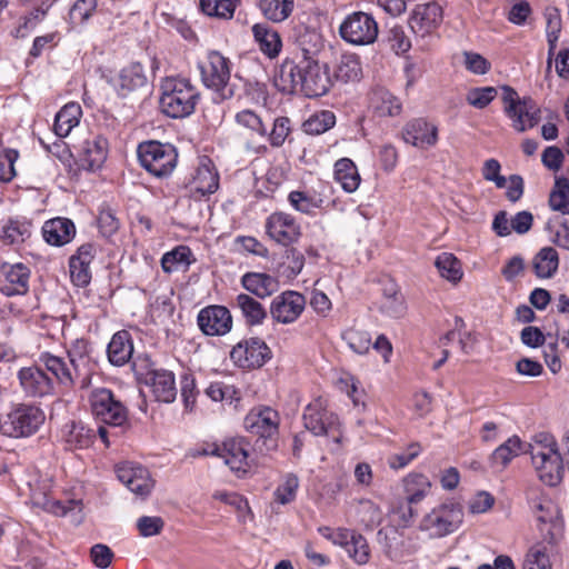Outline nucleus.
<instances>
[{
	"label": "nucleus",
	"instance_id": "nucleus-18",
	"mask_svg": "<svg viewBox=\"0 0 569 569\" xmlns=\"http://www.w3.org/2000/svg\"><path fill=\"white\" fill-rule=\"evenodd\" d=\"M77 150V161L80 168L94 171L103 164L107 159L108 142L98 134H90Z\"/></svg>",
	"mask_w": 569,
	"mask_h": 569
},
{
	"label": "nucleus",
	"instance_id": "nucleus-46",
	"mask_svg": "<svg viewBox=\"0 0 569 569\" xmlns=\"http://www.w3.org/2000/svg\"><path fill=\"white\" fill-rule=\"evenodd\" d=\"M380 311L390 318H400L405 315V299L395 284L385 289Z\"/></svg>",
	"mask_w": 569,
	"mask_h": 569
},
{
	"label": "nucleus",
	"instance_id": "nucleus-27",
	"mask_svg": "<svg viewBox=\"0 0 569 569\" xmlns=\"http://www.w3.org/2000/svg\"><path fill=\"white\" fill-rule=\"evenodd\" d=\"M512 121V128L518 132H525L536 127L540 119V109L531 98H523L522 103L506 112Z\"/></svg>",
	"mask_w": 569,
	"mask_h": 569
},
{
	"label": "nucleus",
	"instance_id": "nucleus-4",
	"mask_svg": "<svg viewBox=\"0 0 569 569\" xmlns=\"http://www.w3.org/2000/svg\"><path fill=\"white\" fill-rule=\"evenodd\" d=\"M279 413L270 407L260 406L252 408L243 420L247 431L262 439L261 445L257 442L260 452H269L276 450L279 432Z\"/></svg>",
	"mask_w": 569,
	"mask_h": 569
},
{
	"label": "nucleus",
	"instance_id": "nucleus-36",
	"mask_svg": "<svg viewBox=\"0 0 569 569\" xmlns=\"http://www.w3.org/2000/svg\"><path fill=\"white\" fill-rule=\"evenodd\" d=\"M82 116V109L79 103L69 102L63 106L54 118V133L59 138L67 137L71 130L77 127Z\"/></svg>",
	"mask_w": 569,
	"mask_h": 569
},
{
	"label": "nucleus",
	"instance_id": "nucleus-42",
	"mask_svg": "<svg viewBox=\"0 0 569 569\" xmlns=\"http://www.w3.org/2000/svg\"><path fill=\"white\" fill-rule=\"evenodd\" d=\"M403 488L408 503L416 505L430 492L431 482L425 475L413 472L403 479Z\"/></svg>",
	"mask_w": 569,
	"mask_h": 569
},
{
	"label": "nucleus",
	"instance_id": "nucleus-34",
	"mask_svg": "<svg viewBox=\"0 0 569 569\" xmlns=\"http://www.w3.org/2000/svg\"><path fill=\"white\" fill-rule=\"evenodd\" d=\"M302 82L301 60L298 63L284 62L276 76L274 83L283 93L300 92Z\"/></svg>",
	"mask_w": 569,
	"mask_h": 569
},
{
	"label": "nucleus",
	"instance_id": "nucleus-2",
	"mask_svg": "<svg viewBox=\"0 0 569 569\" xmlns=\"http://www.w3.org/2000/svg\"><path fill=\"white\" fill-rule=\"evenodd\" d=\"M161 91L160 108L168 117L184 118L194 111L199 92L189 80L166 78L161 83Z\"/></svg>",
	"mask_w": 569,
	"mask_h": 569
},
{
	"label": "nucleus",
	"instance_id": "nucleus-25",
	"mask_svg": "<svg viewBox=\"0 0 569 569\" xmlns=\"http://www.w3.org/2000/svg\"><path fill=\"white\" fill-rule=\"evenodd\" d=\"M29 497L32 506L41 508L57 516H64L68 508L59 500L50 497L51 483L48 479L29 482Z\"/></svg>",
	"mask_w": 569,
	"mask_h": 569
},
{
	"label": "nucleus",
	"instance_id": "nucleus-61",
	"mask_svg": "<svg viewBox=\"0 0 569 569\" xmlns=\"http://www.w3.org/2000/svg\"><path fill=\"white\" fill-rule=\"evenodd\" d=\"M343 339L347 341L350 349L358 355L367 353L372 346L370 335L362 330H348L343 335Z\"/></svg>",
	"mask_w": 569,
	"mask_h": 569
},
{
	"label": "nucleus",
	"instance_id": "nucleus-22",
	"mask_svg": "<svg viewBox=\"0 0 569 569\" xmlns=\"http://www.w3.org/2000/svg\"><path fill=\"white\" fill-rule=\"evenodd\" d=\"M96 247L84 243L79 247L76 254L70 258L69 268L72 282L78 287H86L91 280L90 264L96 256Z\"/></svg>",
	"mask_w": 569,
	"mask_h": 569
},
{
	"label": "nucleus",
	"instance_id": "nucleus-37",
	"mask_svg": "<svg viewBox=\"0 0 569 569\" xmlns=\"http://www.w3.org/2000/svg\"><path fill=\"white\" fill-rule=\"evenodd\" d=\"M335 180L348 192H355L360 184V174L352 160L341 158L335 163Z\"/></svg>",
	"mask_w": 569,
	"mask_h": 569
},
{
	"label": "nucleus",
	"instance_id": "nucleus-7",
	"mask_svg": "<svg viewBox=\"0 0 569 569\" xmlns=\"http://www.w3.org/2000/svg\"><path fill=\"white\" fill-rule=\"evenodd\" d=\"M378 32V23L375 18L363 11L347 14L339 26L341 39L355 46L373 43L377 40Z\"/></svg>",
	"mask_w": 569,
	"mask_h": 569
},
{
	"label": "nucleus",
	"instance_id": "nucleus-21",
	"mask_svg": "<svg viewBox=\"0 0 569 569\" xmlns=\"http://www.w3.org/2000/svg\"><path fill=\"white\" fill-rule=\"evenodd\" d=\"M442 21V9L437 2L418 4L410 18L413 32L425 36L436 29Z\"/></svg>",
	"mask_w": 569,
	"mask_h": 569
},
{
	"label": "nucleus",
	"instance_id": "nucleus-62",
	"mask_svg": "<svg viewBox=\"0 0 569 569\" xmlns=\"http://www.w3.org/2000/svg\"><path fill=\"white\" fill-rule=\"evenodd\" d=\"M497 97V89L493 87L472 88L467 92V102L477 108L483 109Z\"/></svg>",
	"mask_w": 569,
	"mask_h": 569
},
{
	"label": "nucleus",
	"instance_id": "nucleus-16",
	"mask_svg": "<svg viewBox=\"0 0 569 569\" xmlns=\"http://www.w3.org/2000/svg\"><path fill=\"white\" fill-rule=\"evenodd\" d=\"M306 307L303 295L287 290L276 296L270 305L271 318L282 325L293 323L302 313Z\"/></svg>",
	"mask_w": 569,
	"mask_h": 569
},
{
	"label": "nucleus",
	"instance_id": "nucleus-57",
	"mask_svg": "<svg viewBox=\"0 0 569 569\" xmlns=\"http://www.w3.org/2000/svg\"><path fill=\"white\" fill-rule=\"evenodd\" d=\"M98 0H77L69 11V20L73 26L84 24L96 12Z\"/></svg>",
	"mask_w": 569,
	"mask_h": 569
},
{
	"label": "nucleus",
	"instance_id": "nucleus-30",
	"mask_svg": "<svg viewBox=\"0 0 569 569\" xmlns=\"http://www.w3.org/2000/svg\"><path fill=\"white\" fill-rule=\"evenodd\" d=\"M108 359L113 366L121 367L132 357L133 343L131 336L126 330L116 332L107 348Z\"/></svg>",
	"mask_w": 569,
	"mask_h": 569
},
{
	"label": "nucleus",
	"instance_id": "nucleus-53",
	"mask_svg": "<svg viewBox=\"0 0 569 569\" xmlns=\"http://www.w3.org/2000/svg\"><path fill=\"white\" fill-rule=\"evenodd\" d=\"M348 556L359 566L367 565L370 560V547L368 540L359 532L351 536L350 545L347 546Z\"/></svg>",
	"mask_w": 569,
	"mask_h": 569
},
{
	"label": "nucleus",
	"instance_id": "nucleus-29",
	"mask_svg": "<svg viewBox=\"0 0 569 569\" xmlns=\"http://www.w3.org/2000/svg\"><path fill=\"white\" fill-rule=\"evenodd\" d=\"M192 186L194 192L202 197L217 191L219 187V174L213 162L209 158L203 157L200 160L193 177Z\"/></svg>",
	"mask_w": 569,
	"mask_h": 569
},
{
	"label": "nucleus",
	"instance_id": "nucleus-1",
	"mask_svg": "<svg viewBox=\"0 0 569 569\" xmlns=\"http://www.w3.org/2000/svg\"><path fill=\"white\" fill-rule=\"evenodd\" d=\"M39 362L63 387L79 386L86 389L91 383L92 348L86 339L74 340L67 350V358L43 352L39 356Z\"/></svg>",
	"mask_w": 569,
	"mask_h": 569
},
{
	"label": "nucleus",
	"instance_id": "nucleus-43",
	"mask_svg": "<svg viewBox=\"0 0 569 569\" xmlns=\"http://www.w3.org/2000/svg\"><path fill=\"white\" fill-rule=\"evenodd\" d=\"M192 252L187 246H178L161 258V268L166 273L184 271L192 263Z\"/></svg>",
	"mask_w": 569,
	"mask_h": 569
},
{
	"label": "nucleus",
	"instance_id": "nucleus-39",
	"mask_svg": "<svg viewBox=\"0 0 569 569\" xmlns=\"http://www.w3.org/2000/svg\"><path fill=\"white\" fill-rule=\"evenodd\" d=\"M532 267L535 274L541 279H550L559 267V256L555 248L543 247L533 257Z\"/></svg>",
	"mask_w": 569,
	"mask_h": 569
},
{
	"label": "nucleus",
	"instance_id": "nucleus-47",
	"mask_svg": "<svg viewBox=\"0 0 569 569\" xmlns=\"http://www.w3.org/2000/svg\"><path fill=\"white\" fill-rule=\"evenodd\" d=\"M336 123V116L332 111L322 110L311 114L303 123L302 130L307 134L318 136L331 129Z\"/></svg>",
	"mask_w": 569,
	"mask_h": 569
},
{
	"label": "nucleus",
	"instance_id": "nucleus-48",
	"mask_svg": "<svg viewBox=\"0 0 569 569\" xmlns=\"http://www.w3.org/2000/svg\"><path fill=\"white\" fill-rule=\"evenodd\" d=\"M263 16L273 22H282L293 10V0H260Z\"/></svg>",
	"mask_w": 569,
	"mask_h": 569
},
{
	"label": "nucleus",
	"instance_id": "nucleus-59",
	"mask_svg": "<svg viewBox=\"0 0 569 569\" xmlns=\"http://www.w3.org/2000/svg\"><path fill=\"white\" fill-rule=\"evenodd\" d=\"M359 505V515L361 517V522L366 528L373 529L380 525L382 520V511L378 505L369 499L360 500Z\"/></svg>",
	"mask_w": 569,
	"mask_h": 569
},
{
	"label": "nucleus",
	"instance_id": "nucleus-12",
	"mask_svg": "<svg viewBox=\"0 0 569 569\" xmlns=\"http://www.w3.org/2000/svg\"><path fill=\"white\" fill-rule=\"evenodd\" d=\"M462 521L461 509L455 503H443L425 516L421 528L433 536L442 537L453 532Z\"/></svg>",
	"mask_w": 569,
	"mask_h": 569
},
{
	"label": "nucleus",
	"instance_id": "nucleus-15",
	"mask_svg": "<svg viewBox=\"0 0 569 569\" xmlns=\"http://www.w3.org/2000/svg\"><path fill=\"white\" fill-rule=\"evenodd\" d=\"M267 234L281 246L296 243L301 237V227L290 213L273 212L266 221Z\"/></svg>",
	"mask_w": 569,
	"mask_h": 569
},
{
	"label": "nucleus",
	"instance_id": "nucleus-26",
	"mask_svg": "<svg viewBox=\"0 0 569 569\" xmlns=\"http://www.w3.org/2000/svg\"><path fill=\"white\" fill-rule=\"evenodd\" d=\"M147 383L157 401L170 403L176 399L177 388L174 375L164 369L151 370L147 376Z\"/></svg>",
	"mask_w": 569,
	"mask_h": 569
},
{
	"label": "nucleus",
	"instance_id": "nucleus-50",
	"mask_svg": "<svg viewBox=\"0 0 569 569\" xmlns=\"http://www.w3.org/2000/svg\"><path fill=\"white\" fill-rule=\"evenodd\" d=\"M372 107L380 117H395L401 111V103L388 91H378L371 99Z\"/></svg>",
	"mask_w": 569,
	"mask_h": 569
},
{
	"label": "nucleus",
	"instance_id": "nucleus-28",
	"mask_svg": "<svg viewBox=\"0 0 569 569\" xmlns=\"http://www.w3.org/2000/svg\"><path fill=\"white\" fill-rule=\"evenodd\" d=\"M76 234V227L70 219L54 218L44 222L42 236L46 242L51 246L61 247L72 240Z\"/></svg>",
	"mask_w": 569,
	"mask_h": 569
},
{
	"label": "nucleus",
	"instance_id": "nucleus-31",
	"mask_svg": "<svg viewBox=\"0 0 569 569\" xmlns=\"http://www.w3.org/2000/svg\"><path fill=\"white\" fill-rule=\"evenodd\" d=\"M242 287L258 298L270 297L278 290V280L267 273L248 272L241 278Z\"/></svg>",
	"mask_w": 569,
	"mask_h": 569
},
{
	"label": "nucleus",
	"instance_id": "nucleus-5",
	"mask_svg": "<svg viewBox=\"0 0 569 569\" xmlns=\"http://www.w3.org/2000/svg\"><path fill=\"white\" fill-rule=\"evenodd\" d=\"M137 153L141 166L158 178L169 176L177 164V150L169 143L144 141L139 144Z\"/></svg>",
	"mask_w": 569,
	"mask_h": 569
},
{
	"label": "nucleus",
	"instance_id": "nucleus-60",
	"mask_svg": "<svg viewBox=\"0 0 569 569\" xmlns=\"http://www.w3.org/2000/svg\"><path fill=\"white\" fill-rule=\"evenodd\" d=\"M291 132V121L287 117H278L273 121L270 133L267 132V137L270 144L273 148H280L283 146L286 139Z\"/></svg>",
	"mask_w": 569,
	"mask_h": 569
},
{
	"label": "nucleus",
	"instance_id": "nucleus-52",
	"mask_svg": "<svg viewBox=\"0 0 569 569\" xmlns=\"http://www.w3.org/2000/svg\"><path fill=\"white\" fill-rule=\"evenodd\" d=\"M550 552L546 545L535 543L527 552L523 569H551Z\"/></svg>",
	"mask_w": 569,
	"mask_h": 569
},
{
	"label": "nucleus",
	"instance_id": "nucleus-55",
	"mask_svg": "<svg viewBox=\"0 0 569 569\" xmlns=\"http://www.w3.org/2000/svg\"><path fill=\"white\" fill-rule=\"evenodd\" d=\"M203 13L210 17L231 19L234 13V0H200Z\"/></svg>",
	"mask_w": 569,
	"mask_h": 569
},
{
	"label": "nucleus",
	"instance_id": "nucleus-63",
	"mask_svg": "<svg viewBox=\"0 0 569 569\" xmlns=\"http://www.w3.org/2000/svg\"><path fill=\"white\" fill-rule=\"evenodd\" d=\"M421 452V446L418 442L410 443L403 452L395 453L388 457V466L393 470L403 469Z\"/></svg>",
	"mask_w": 569,
	"mask_h": 569
},
{
	"label": "nucleus",
	"instance_id": "nucleus-41",
	"mask_svg": "<svg viewBox=\"0 0 569 569\" xmlns=\"http://www.w3.org/2000/svg\"><path fill=\"white\" fill-rule=\"evenodd\" d=\"M288 201L295 210L308 216H313L323 204L321 194L316 191L293 190L289 193Z\"/></svg>",
	"mask_w": 569,
	"mask_h": 569
},
{
	"label": "nucleus",
	"instance_id": "nucleus-32",
	"mask_svg": "<svg viewBox=\"0 0 569 569\" xmlns=\"http://www.w3.org/2000/svg\"><path fill=\"white\" fill-rule=\"evenodd\" d=\"M94 437V431L82 422L71 421L66 423L62 429L63 441L70 450L88 448Z\"/></svg>",
	"mask_w": 569,
	"mask_h": 569
},
{
	"label": "nucleus",
	"instance_id": "nucleus-13",
	"mask_svg": "<svg viewBox=\"0 0 569 569\" xmlns=\"http://www.w3.org/2000/svg\"><path fill=\"white\" fill-rule=\"evenodd\" d=\"M20 389L27 398L39 399L54 393V382L40 366L22 367L17 372Z\"/></svg>",
	"mask_w": 569,
	"mask_h": 569
},
{
	"label": "nucleus",
	"instance_id": "nucleus-40",
	"mask_svg": "<svg viewBox=\"0 0 569 569\" xmlns=\"http://www.w3.org/2000/svg\"><path fill=\"white\" fill-rule=\"evenodd\" d=\"M523 443L518 436L508 438L503 443L497 447L490 456V462L493 468L505 469L513 458L523 451Z\"/></svg>",
	"mask_w": 569,
	"mask_h": 569
},
{
	"label": "nucleus",
	"instance_id": "nucleus-17",
	"mask_svg": "<svg viewBox=\"0 0 569 569\" xmlns=\"http://www.w3.org/2000/svg\"><path fill=\"white\" fill-rule=\"evenodd\" d=\"M197 323L206 336H224L232 328V316L226 307L212 305L199 311Z\"/></svg>",
	"mask_w": 569,
	"mask_h": 569
},
{
	"label": "nucleus",
	"instance_id": "nucleus-20",
	"mask_svg": "<svg viewBox=\"0 0 569 569\" xmlns=\"http://www.w3.org/2000/svg\"><path fill=\"white\" fill-rule=\"evenodd\" d=\"M110 83L119 97H127L131 92L147 86V76L143 67L139 62H133L120 70V72L110 80Z\"/></svg>",
	"mask_w": 569,
	"mask_h": 569
},
{
	"label": "nucleus",
	"instance_id": "nucleus-33",
	"mask_svg": "<svg viewBox=\"0 0 569 569\" xmlns=\"http://www.w3.org/2000/svg\"><path fill=\"white\" fill-rule=\"evenodd\" d=\"M537 521L541 539L537 543H543L551 550L562 536V521L558 512H548V516L538 515Z\"/></svg>",
	"mask_w": 569,
	"mask_h": 569
},
{
	"label": "nucleus",
	"instance_id": "nucleus-38",
	"mask_svg": "<svg viewBox=\"0 0 569 569\" xmlns=\"http://www.w3.org/2000/svg\"><path fill=\"white\" fill-rule=\"evenodd\" d=\"M297 43L301 51V60L319 61L318 57L325 48V41L318 31L308 28L299 30Z\"/></svg>",
	"mask_w": 569,
	"mask_h": 569
},
{
	"label": "nucleus",
	"instance_id": "nucleus-6",
	"mask_svg": "<svg viewBox=\"0 0 569 569\" xmlns=\"http://www.w3.org/2000/svg\"><path fill=\"white\" fill-rule=\"evenodd\" d=\"M250 445L243 438H231L221 446L213 445L211 449H203L201 455H213L223 459L237 477H244L250 472L254 465V459L250 455Z\"/></svg>",
	"mask_w": 569,
	"mask_h": 569
},
{
	"label": "nucleus",
	"instance_id": "nucleus-11",
	"mask_svg": "<svg viewBox=\"0 0 569 569\" xmlns=\"http://www.w3.org/2000/svg\"><path fill=\"white\" fill-rule=\"evenodd\" d=\"M230 358L239 368L256 369L262 367L271 358V350L260 338H249L232 348Z\"/></svg>",
	"mask_w": 569,
	"mask_h": 569
},
{
	"label": "nucleus",
	"instance_id": "nucleus-14",
	"mask_svg": "<svg viewBox=\"0 0 569 569\" xmlns=\"http://www.w3.org/2000/svg\"><path fill=\"white\" fill-rule=\"evenodd\" d=\"M302 82L300 93L308 98L321 97L331 87V78L327 64L319 61L301 60Z\"/></svg>",
	"mask_w": 569,
	"mask_h": 569
},
{
	"label": "nucleus",
	"instance_id": "nucleus-24",
	"mask_svg": "<svg viewBox=\"0 0 569 569\" xmlns=\"http://www.w3.org/2000/svg\"><path fill=\"white\" fill-rule=\"evenodd\" d=\"M377 542L391 561H400L411 555L403 536L395 528H382L377 532Z\"/></svg>",
	"mask_w": 569,
	"mask_h": 569
},
{
	"label": "nucleus",
	"instance_id": "nucleus-23",
	"mask_svg": "<svg viewBox=\"0 0 569 569\" xmlns=\"http://www.w3.org/2000/svg\"><path fill=\"white\" fill-rule=\"evenodd\" d=\"M405 142L418 148H428L437 143L438 129L425 119H413L402 129Z\"/></svg>",
	"mask_w": 569,
	"mask_h": 569
},
{
	"label": "nucleus",
	"instance_id": "nucleus-58",
	"mask_svg": "<svg viewBox=\"0 0 569 569\" xmlns=\"http://www.w3.org/2000/svg\"><path fill=\"white\" fill-rule=\"evenodd\" d=\"M31 224L29 222L10 221L2 230V240L7 244L23 242L30 237Z\"/></svg>",
	"mask_w": 569,
	"mask_h": 569
},
{
	"label": "nucleus",
	"instance_id": "nucleus-44",
	"mask_svg": "<svg viewBox=\"0 0 569 569\" xmlns=\"http://www.w3.org/2000/svg\"><path fill=\"white\" fill-rule=\"evenodd\" d=\"M236 307L240 309L246 322L250 326L261 325L267 317L263 306L247 293L237 296Z\"/></svg>",
	"mask_w": 569,
	"mask_h": 569
},
{
	"label": "nucleus",
	"instance_id": "nucleus-10",
	"mask_svg": "<svg viewBox=\"0 0 569 569\" xmlns=\"http://www.w3.org/2000/svg\"><path fill=\"white\" fill-rule=\"evenodd\" d=\"M201 79L206 87L221 92L223 98L232 94L231 90L226 89L230 80V60L222 56L219 51H209L207 61L200 64Z\"/></svg>",
	"mask_w": 569,
	"mask_h": 569
},
{
	"label": "nucleus",
	"instance_id": "nucleus-64",
	"mask_svg": "<svg viewBox=\"0 0 569 569\" xmlns=\"http://www.w3.org/2000/svg\"><path fill=\"white\" fill-rule=\"evenodd\" d=\"M206 393L213 401H224L232 403L234 400H239L236 388L224 382H212L207 388Z\"/></svg>",
	"mask_w": 569,
	"mask_h": 569
},
{
	"label": "nucleus",
	"instance_id": "nucleus-54",
	"mask_svg": "<svg viewBox=\"0 0 569 569\" xmlns=\"http://www.w3.org/2000/svg\"><path fill=\"white\" fill-rule=\"evenodd\" d=\"M299 479L293 473H287L273 492L274 500L280 505H288L296 499Z\"/></svg>",
	"mask_w": 569,
	"mask_h": 569
},
{
	"label": "nucleus",
	"instance_id": "nucleus-8",
	"mask_svg": "<svg viewBox=\"0 0 569 569\" xmlns=\"http://www.w3.org/2000/svg\"><path fill=\"white\" fill-rule=\"evenodd\" d=\"M303 425L315 436L332 437L336 443L340 442L338 417L327 409L326 401L317 398L303 411Z\"/></svg>",
	"mask_w": 569,
	"mask_h": 569
},
{
	"label": "nucleus",
	"instance_id": "nucleus-56",
	"mask_svg": "<svg viewBox=\"0 0 569 569\" xmlns=\"http://www.w3.org/2000/svg\"><path fill=\"white\" fill-rule=\"evenodd\" d=\"M234 119L238 126L249 130L252 134L261 138L267 137V128L262 119L252 110H241L236 114Z\"/></svg>",
	"mask_w": 569,
	"mask_h": 569
},
{
	"label": "nucleus",
	"instance_id": "nucleus-49",
	"mask_svg": "<svg viewBox=\"0 0 569 569\" xmlns=\"http://www.w3.org/2000/svg\"><path fill=\"white\" fill-rule=\"evenodd\" d=\"M440 276L450 282H458L462 278V270L459 260L449 252L440 253L435 261Z\"/></svg>",
	"mask_w": 569,
	"mask_h": 569
},
{
	"label": "nucleus",
	"instance_id": "nucleus-45",
	"mask_svg": "<svg viewBox=\"0 0 569 569\" xmlns=\"http://www.w3.org/2000/svg\"><path fill=\"white\" fill-rule=\"evenodd\" d=\"M362 68L359 56L343 53L336 68V78L342 82L358 81L361 78Z\"/></svg>",
	"mask_w": 569,
	"mask_h": 569
},
{
	"label": "nucleus",
	"instance_id": "nucleus-3",
	"mask_svg": "<svg viewBox=\"0 0 569 569\" xmlns=\"http://www.w3.org/2000/svg\"><path fill=\"white\" fill-rule=\"evenodd\" d=\"M43 410L31 403H17L0 418V432L12 438L29 437L44 422Z\"/></svg>",
	"mask_w": 569,
	"mask_h": 569
},
{
	"label": "nucleus",
	"instance_id": "nucleus-19",
	"mask_svg": "<svg viewBox=\"0 0 569 569\" xmlns=\"http://www.w3.org/2000/svg\"><path fill=\"white\" fill-rule=\"evenodd\" d=\"M30 270L23 263L0 267V292L7 297L22 296L29 290Z\"/></svg>",
	"mask_w": 569,
	"mask_h": 569
},
{
	"label": "nucleus",
	"instance_id": "nucleus-51",
	"mask_svg": "<svg viewBox=\"0 0 569 569\" xmlns=\"http://www.w3.org/2000/svg\"><path fill=\"white\" fill-rule=\"evenodd\" d=\"M549 206L553 211L569 214V180L559 177L555 181V187L549 196Z\"/></svg>",
	"mask_w": 569,
	"mask_h": 569
},
{
	"label": "nucleus",
	"instance_id": "nucleus-35",
	"mask_svg": "<svg viewBox=\"0 0 569 569\" xmlns=\"http://www.w3.org/2000/svg\"><path fill=\"white\" fill-rule=\"evenodd\" d=\"M252 33L259 49L269 58H274L281 50V39L278 32L264 23H256Z\"/></svg>",
	"mask_w": 569,
	"mask_h": 569
},
{
	"label": "nucleus",
	"instance_id": "nucleus-9",
	"mask_svg": "<svg viewBox=\"0 0 569 569\" xmlns=\"http://www.w3.org/2000/svg\"><path fill=\"white\" fill-rule=\"evenodd\" d=\"M90 405L93 416L102 423L121 427L128 421L127 408L109 389L92 390Z\"/></svg>",
	"mask_w": 569,
	"mask_h": 569
}]
</instances>
